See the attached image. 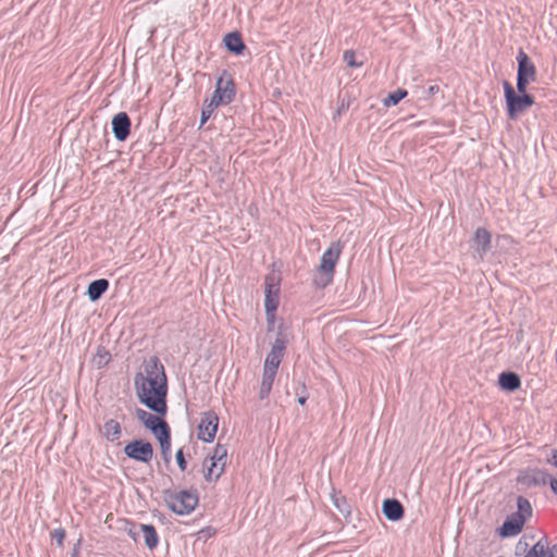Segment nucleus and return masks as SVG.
Masks as SVG:
<instances>
[{
    "mask_svg": "<svg viewBox=\"0 0 557 557\" xmlns=\"http://www.w3.org/2000/svg\"><path fill=\"white\" fill-rule=\"evenodd\" d=\"M492 235L485 227H478L473 234L474 253L482 260L491 249Z\"/></svg>",
    "mask_w": 557,
    "mask_h": 557,
    "instance_id": "obj_13",
    "label": "nucleus"
},
{
    "mask_svg": "<svg viewBox=\"0 0 557 557\" xmlns=\"http://www.w3.org/2000/svg\"><path fill=\"white\" fill-rule=\"evenodd\" d=\"M440 91V87L437 85H431L428 89H426V96L428 97H431L435 94H437Z\"/></svg>",
    "mask_w": 557,
    "mask_h": 557,
    "instance_id": "obj_36",
    "label": "nucleus"
},
{
    "mask_svg": "<svg viewBox=\"0 0 557 557\" xmlns=\"http://www.w3.org/2000/svg\"><path fill=\"white\" fill-rule=\"evenodd\" d=\"M235 97V87L231 78L219 77L215 84V90L210 101L213 106H226L233 101Z\"/></svg>",
    "mask_w": 557,
    "mask_h": 557,
    "instance_id": "obj_8",
    "label": "nucleus"
},
{
    "mask_svg": "<svg viewBox=\"0 0 557 557\" xmlns=\"http://www.w3.org/2000/svg\"><path fill=\"white\" fill-rule=\"evenodd\" d=\"M344 61L347 63L350 67H360L362 66V62H357L355 60V52L352 50H347L344 52Z\"/></svg>",
    "mask_w": 557,
    "mask_h": 557,
    "instance_id": "obj_30",
    "label": "nucleus"
},
{
    "mask_svg": "<svg viewBox=\"0 0 557 557\" xmlns=\"http://www.w3.org/2000/svg\"><path fill=\"white\" fill-rule=\"evenodd\" d=\"M219 425V418L215 412L208 411L202 413L198 426V438L210 443L214 440Z\"/></svg>",
    "mask_w": 557,
    "mask_h": 557,
    "instance_id": "obj_9",
    "label": "nucleus"
},
{
    "mask_svg": "<svg viewBox=\"0 0 557 557\" xmlns=\"http://www.w3.org/2000/svg\"><path fill=\"white\" fill-rule=\"evenodd\" d=\"M275 375H276V372L263 369L262 381H261L260 391H259L260 399H265L269 396V394L272 389V385H273Z\"/></svg>",
    "mask_w": 557,
    "mask_h": 557,
    "instance_id": "obj_23",
    "label": "nucleus"
},
{
    "mask_svg": "<svg viewBox=\"0 0 557 557\" xmlns=\"http://www.w3.org/2000/svg\"><path fill=\"white\" fill-rule=\"evenodd\" d=\"M517 90L519 94H523L527 91L529 83L535 81L536 71L534 64L523 50H519L517 55Z\"/></svg>",
    "mask_w": 557,
    "mask_h": 557,
    "instance_id": "obj_6",
    "label": "nucleus"
},
{
    "mask_svg": "<svg viewBox=\"0 0 557 557\" xmlns=\"http://www.w3.org/2000/svg\"><path fill=\"white\" fill-rule=\"evenodd\" d=\"M164 500L173 512L185 516L195 510L199 496L196 490L164 491Z\"/></svg>",
    "mask_w": 557,
    "mask_h": 557,
    "instance_id": "obj_3",
    "label": "nucleus"
},
{
    "mask_svg": "<svg viewBox=\"0 0 557 557\" xmlns=\"http://www.w3.org/2000/svg\"><path fill=\"white\" fill-rule=\"evenodd\" d=\"M507 115L511 121L527 111L534 103V98L527 92L517 95L513 87L507 81L503 82Z\"/></svg>",
    "mask_w": 557,
    "mask_h": 557,
    "instance_id": "obj_4",
    "label": "nucleus"
},
{
    "mask_svg": "<svg viewBox=\"0 0 557 557\" xmlns=\"http://www.w3.org/2000/svg\"><path fill=\"white\" fill-rule=\"evenodd\" d=\"M524 523V517L520 513H512L506 518L497 533L500 537L516 536L522 531Z\"/></svg>",
    "mask_w": 557,
    "mask_h": 557,
    "instance_id": "obj_12",
    "label": "nucleus"
},
{
    "mask_svg": "<svg viewBox=\"0 0 557 557\" xmlns=\"http://www.w3.org/2000/svg\"><path fill=\"white\" fill-rule=\"evenodd\" d=\"M382 511L389 521H398L404 517V507L399 500L387 498L383 502Z\"/></svg>",
    "mask_w": 557,
    "mask_h": 557,
    "instance_id": "obj_16",
    "label": "nucleus"
},
{
    "mask_svg": "<svg viewBox=\"0 0 557 557\" xmlns=\"http://www.w3.org/2000/svg\"><path fill=\"white\" fill-rule=\"evenodd\" d=\"M306 401H307V397H305V396H300V397L298 398V403H299V405H301V406H304V405L306 404Z\"/></svg>",
    "mask_w": 557,
    "mask_h": 557,
    "instance_id": "obj_39",
    "label": "nucleus"
},
{
    "mask_svg": "<svg viewBox=\"0 0 557 557\" xmlns=\"http://www.w3.org/2000/svg\"><path fill=\"white\" fill-rule=\"evenodd\" d=\"M342 253V245L338 242H334L323 252L315 274L313 276V283L317 287L323 288L327 286L334 276L335 265Z\"/></svg>",
    "mask_w": 557,
    "mask_h": 557,
    "instance_id": "obj_2",
    "label": "nucleus"
},
{
    "mask_svg": "<svg viewBox=\"0 0 557 557\" xmlns=\"http://www.w3.org/2000/svg\"><path fill=\"white\" fill-rule=\"evenodd\" d=\"M549 480V474L541 469H532L523 473L520 481L531 486L545 485Z\"/></svg>",
    "mask_w": 557,
    "mask_h": 557,
    "instance_id": "obj_17",
    "label": "nucleus"
},
{
    "mask_svg": "<svg viewBox=\"0 0 557 557\" xmlns=\"http://www.w3.org/2000/svg\"><path fill=\"white\" fill-rule=\"evenodd\" d=\"M110 360V355L106 350H98L96 356V362L98 367H101L103 364H107Z\"/></svg>",
    "mask_w": 557,
    "mask_h": 557,
    "instance_id": "obj_31",
    "label": "nucleus"
},
{
    "mask_svg": "<svg viewBox=\"0 0 557 557\" xmlns=\"http://www.w3.org/2000/svg\"><path fill=\"white\" fill-rule=\"evenodd\" d=\"M210 460H218V461H225L227 459V448L225 445L218 444L213 450L212 454L208 457Z\"/></svg>",
    "mask_w": 557,
    "mask_h": 557,
    "instance_id": "obj_27",
    "label": "nucleus"
},
{
    "mask_svg": "<svg viewBox=\"0 0 557 557\" xmlns=\"http://www.w3.org/2000/svg\"><path fill=\"white\" fill-rule=\"evenodd\" d=\"M517 507L518 511L516 513H520L522 517H524V521L527 520L528 517L532 515L531 504L525 497H518Z\"/></svg>",
    "mask_w": 557,
    "mask_h": 557,
    "instance_id": "obj_26",
    "label": "nucleus"
},
{
    "mask_svg": "<svg viewBox=\"0 0 557 557\" xmlns=\"http://www.w3.org/2000/svg\"><path fill=\"white\" fill-rule=\"evenodd\" d=\"M498 382L502 388L512 392L520 387V377L513 373V372H503L499 377Z\"/></svg>",
    "mask_w": 557,
    "mask_h": 557,
    "instance_id": "obj_20",
    "label": "nucleus"
},
{
    "mask_svg": "<svg viewBox=\"0 0 557 557\" xmlns=\"http://www.w3.org/2000/svg\"><path fill=\"white\" fill-rule=\"evenodd\" d=\"M407 96V91L405 89L398 88L397 90L391 92L384 100L383 104L385 107L396 106L400 100H403Z\"/></svg>",
    "mask_w": 557,
    "mask_h": 557,
    "instance_id": "obj_25",
    "label": "nucleus"
},
{
    "mask_svg": "<svg viewBox=\"0 0 557 557\" xmlns=\"http://www.w3.org/2000/svg\"><path fill=\"white\" fill-rule=\"evenodd\" d=\"M334 505L336 508L344 512V506L346 505V500L343 497L333 496Z\"/></svg>",
    "mask_w": 557,
    "mask_h": 557,
    "instance_id": "obj_34",
    "label": "nucleus"
},
{
    "mask_svg": "<svg viewBox=\"0 0 557 557\" xmlns=\"http://www.w3.org/2000/svg\"><path fill=\"white\" fill-rule=\"evenodd\" d=\"M176 461H177V465H178V468L182 470V471H185L186 470V467H187V462L184 458V454H183V450L182 449H178L177 453H176Z\"/></svg>",
    "mask_w": 557,
    "mask_h": 557,
    "instance_id": "obj_32",
    "label": "nucleus"
},
{
    "mask_svg": "<svg viewBox=\"0 0 557 557\" xmlns=\"http://www.w3.org/2000/svg\"><path fill=\"white\" fill-rule=\"evenodd\" d=\"M286 349V341L283 336H277L271 347L264 361V370L277 372Z\"/></svg>",
    "mask_w": 557,
    "mask_h": 557,
    "instance_id": "obj_11",
    "label": "nucleus"
},
{
    "mask_svg": "<svg viewBox=\"0 0 557 557\" xmlns=\"http://www.w3.org/2000/svg\"><path fill=\"white\" fill-rule=\"evenodd\" d=\"M156 438L159 441L162 454L168 459V456L171 453V431H170V429H168L166 431L157 435Z\"/></svg>",
    "mask_w": 557,
    "mask_h": 557,
    "instance_id": "obj_24",
    "label": "nucleus"
},
{
    "mask_svg": "<svg viewBox=\"0 0 557 557\" xmlns=\"http://www.w3.org/2000/svg\"><path fill=\"white\" fill-rule=\"evenodd\" d=\"M264 309L267 320L274 322L275 312L280 305L281 294V274L276 272L269 273L264 278Z\"/></svg>",
    "mask_w": 557,
    "mask_h": 557,
    "instance_id": "obj_5",
    "label": "nucleus"
},
{
    "mask_svg": "<svg viewBox=\"0 0 557 557\" xmlns=\"http://www.w3.org/2000/svg\"><path fill=\"white\" fill-rule=\"evenodd\" d=\"M218 107L219 106H213V102L210 101L209 99L205 100L203 108L201 111V121H200L201 125H203L211 117L212 113L214 112V110Z\"/></svg>",
    "mask_w": 557,
    "mask_h": 557,
    "instance_id": "obj_28",
    "label": "nucleus"
},
{
    "mask_svg": "<svg viewBox=\"0 0 557 557\" xmlns=\"http://www.w3.org/2000/svg\"><path fill=\"white\" fill-rule=\"evenodd\" d=\"M65 536V532L62 529H57L53 532V537L57 540L58 544H62Z\"/></svg>",
    "mask_w": 557,
    "mask_h": 557,
    "instance_id": "obj_35",
    "label": "nucleus"
},
{
    "mask_svg": "<svg viewBox=\"0 0 557 557\" xmlns=\"http://www.w3.org/2000/svg\"><path fill=\"white\" fill-rule=\"evenodd\" d=\"M124 454L131 459L148 463L153 457V448L149 442L134 440L124 447Z\"/></svg>",
    "mask_w": 557,
    "mask_h": 557,
    "instance_id": "obj_7",
    "label": "nucleus"
},
{
    "mask_svg": "<svg viewBox=\"0 0 557 557\" xmlns=\"http://www.w3.org/2000/svg\"><path fill=\"white\" fill-rule=\"evenodd\" d=\"M102 434L109 442L119 441L122 434L121 424L114 419L107 420L102 426Z\"/></svg>",
    "mask_w": 557,
    "mask_h": 557,
    "instance_id": "obj_18",
    "label": "nucleus"
},
{
    "mask_svg": "<svg viewBox=\"0 0 557 557\" xmlns=\"http://www.w3.org/2000/svg\"><path fill=\"white\" fill-rule=\"evenodd\" d=\"M521 544H522V541L520 540V541L518 542V546H517V547H520V546H521Z\"/></svg>",
    "mask_w": 557,
    "mask_h": 557,
    "instance_id": "obj_40",
    "label": "nucleus"
},
{
    "mask_svg": "<svg viewBox=\"0 0 557 557\" xmlns=\"http://www.w3.org/2000/svg\"><path fill=\"white\" fill-rule=\"evenodd\" d=\"M138 400L157 414L168 412V380L163 364L157 357L150 358L134 379Z\"/></svg>",
    "mask_w": 557,
    "mask_h": 557,
    "instance_id": "obj_1",
    "label": "nucleus"
},
{
    "mask_svg": "<svg viewBox=\"0 0 557 557\" xmlns=\"http://www.w3.org/2000/svg\"><path fill=\"white\" fill-rule=\"evenodd\" d=\"M545 556V545L537 541L532 548L525 554L524 557H544Z\"/></svg>",
    "mask_w": 557,
    "mask_h": 557,
    "instance_id": "obj_29",
    "label": "nucleus"
},
{
    "mask_svg": "<svg viewBox=\"0 0 557 557\" xmlns=\"http://www.w3.org/2000/svg\"><path fill=\"white\" fill-rule=\"evenodd\" d=\"M547 483H549L552 491H553L555 494H557V479H554V478H550V476H549V480H548V482H547Z\"/></svg>",
    "mask_w": 557,
    "mask_h": 557,
    "instance_id": "obj_37",
    "label": "nucleus"
},
{
    "mask_svg": "<svg viewBox=\"0 0 557 557\" xmlns=\"http://www.w3.org/2000/svg\"><path fill=\"white\" fill-rule=\"evenodd\" d=\"M226 462L210 460L206 458L203 461V475L208 482L216 481L224 472Z\"/></svg>",
    "mask_w": 557,
    "mask_h": 557,
    "instance_id": "obj_15",
    "label": "nucleus"
},
{
    "mask_svg": "<svg viewBox=\"0 0 557 557\" xmlns=\"http://www.w3.org/2000/svg\"><path fill=\"white\" fill-rule=\"evenodd\" d=\"M131 120L125 112H120L112 120V132L119 141L125 140L129 135Z\"/></svg>",
    "mask_w": 557,
    "mask_h": 557,
    "instance_id": "obj_14",
    "label": "nucleus"
},
{
    "mask_svg": "<svg viewBox=\"0 0 557 557\" xmlns=\"http://www.w3.org/2000/svg\"><path fill=\"white\" fill-rule=\"evenodd\" d=\"M224 42L225 47L235 54H240L245 49L244 41L238 33L227 34L224 38Z\"/></svg>",
    "mask_w": 557,
    "mask_h": 557,
    "instance_id": "obj_22",
    "label": "nucleus"
},
{
    "mask_svg": "<svg viewBox=\"0 0 557 557\" xmlns=\"http://www.w3.org/2000/svg\"><path fill=\"white\" fill-rule=\"evenodd\" d=\"M109 288V282L106 278L92 281L87 289V295L91 301L98 300Z\"/></svg>",
    "mask_w": 557,
    "mask_h": 557,
    "instance_id": "obj_19",
    "label": "nucleus"
},
{
    "mask_svg": "<svg viewBox=\"0 0 557 557\" xmlns=\"http://www.w3.org/2000/svg\"><path fill=\"white\" fill-rule=\"evenodd\" d=\"M545 545V556L544 557H557V544L553 545L550 548H547V541L540 540Z\"/></svg>",
    "mask_w": 557,
    "mask_h": 557,
    "instance_id": "obj_33",
    "label": "nucleus"
},
{
    "mask_svg": "<svg viewBox=\"0 0 557 557\" xmlns=\"http://www.w3.org/2000/svg\"><path fill=\"white\" fill-rule=\"evenodd\" d=\"M137 419L152 432L154 436L170 429L169 424L164 421L160 414H152L141 408H137L135 411Z\"/></svg>",
    "mask_w": 557,
    "mask_h": 557,
    "instance_id": "obj_10",
    "label": "nucleus"
},
{
    "mask_svg": "<svg viewBox=\"0 0 557 557\" xmlns=\"http://www.w3.org/2000/svg\"><path fill=\"white\" fill-rule=\"evenodd\" d=\"M548 462H550L557 468V450L553 451L552 457L548 459Z\"/></svg>",
    "mask_w": 557,
    "mask_h": 557,
    "instance_id": "obj_38",
    "label": "nucleus"
},
{
    "mask_svg": "<svg viewBox=\"0 0 557 557\" xmlns=\"http://www.w3.org/2000/svg\"><path fill=\"white\" fill-rule=\"evenodd\" d=\"M139 528L143 533L146 546L149 549L156 548L159 543V536L157 534L154 527L151 524H140Z\"/></svg>",
    "mask_w": 557,
    "mask_h": 557,
    "instance_id": "obj_21",
    "label": "nucleus"
}]
</instances>
